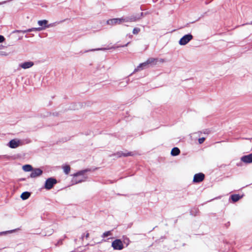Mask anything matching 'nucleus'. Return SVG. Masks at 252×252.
Here are the masks:
<instances>
[{"label": "nucleus", "instance_id": "nucleus-1", "mask_svg": "<svg viewBox=\"0 0 252 252\" xmlns=\"http://www.w3.org/2000/svg\"><path fill=\"white\" fill-rule=\"evenodd\" d=\"M207 136L206 134L200 132H194L190 135V140L198 142H203L207 139Z\"/></svg>", "mask_w": 252, "mask_h": 252}, {"label": "nucleus", "instance_id": "nucleus-2", "mask_svg": "<svg viewBox=\"0 0 252 252\" xmlns=\"http://www.w3.org/2000/svg\"><path fill=\"white\" fill-rule=\"evenodd\" d=\"M39 27L36 28L37 31L39 32L45 30L52 26V24H48V21L47 20H39L37 22Z\"/></svg>", "mask_w": 252, "mask_h": 252}, {"label": "nucleus", "instance_id": "nucleus-3", "mask_svg": "<svg viewBox=\"0 0 252 252\" xmlns=\"http://www.w3.org/2000/svg\"><path fill=\"white\" fill-rule=\"evenodd\" d=\"M193 39V36L191 34H186L179 41L180 45H185Z\"/></svg>", "mask_w": 252, "mask_h": 252}, {"label": "nucleus", "instance_id": "nucleus-4", "mask_svg": "<svg viewBox=\"0 0 252 252\" xmlns=\"http://www.w3.org/2000/svg\"><path fill=\"white\" fill-rule=\"evenodd\" d=\"M112 247L115 250H122L124 246L122 241L120 239H116L112 243Z\"/></svg>", "mask_w": 252, "mask_h": 252}, {"label": "nucleus", "instance_id": "nucleus-5", "mask_svg": "<svg viewBox=\"0 0 252 252\" xmlns=\"http://www.w3.org/2000/svg\"><path fill=\"white\" fill-rule=\"evenodd\" d=\"M57 183V181L56 179L53 178H49L47 179L45 183V188L47 189H51Z\"/></svg>", "mask_w": 252, "mask_h": 252}, {"label": "nucleus", "instance_id": "nucleus-6", "mask_svg": "<svg viewBox=\"0 0 252 252\" xmlns=\"http://www.w3.org/2000/svg\"><path fill=\"white\" fill-rule=\"evenodd\" d=\"M149 66L155 65L158 63H162L165 62V60L163 59H158V58H149L147 60Z\"/></svg>", "mask_w": 252, "mask_h": 252}, {"label": "nucleus", "instance_id": "nucleus-7", "mask_svg": "<svg viewBox=\"0 0 252 252\" xmlns=\"http://www.w3.org/2000/svg\"><path fill=\"white\" fill-rule=\"evenodd\" d=\"M135 155V153L133 152H118L114 154L113 156H115L116 158H121L122 157H129V156H133Z\"/></svg>", "mask_w": 252, "mask_h": 252}, {"label": "nucleus", "instance_id": "nucleus-8", "mask_svg": "<svg viewBox=\"0 0 252 252\" xmlns=\"http://www.w3.org/2000/svg\"><path fill=\"white\" fill-rule=\"evenodd\" d=\"M205 178V175L202 173L195 174L194 175L193 182L194 183H199L203 181Z\"/></svg>", "mask_w": 252, "mask_h": 252}, {"label": "nucleus", "instance_id": "nucleus-9", "mask_svg": "<svg viewBox=\"0 0 252 252\" xmlns=\"http://www.w3.org/2000/svg\"><path fill=\"white\" fill-rule=\"evenodd\" d=\"M124 22V20L123 18H114L108 20L107 23L109 25L113 26L117 24H120Z\"/></svg>", "mask_w": 252, "mask_h": 252}, {"label": "nucleus", "instance_id": "nucleus-10", "mask_svg": "<svg viewBox=\"0 0 252 252\" xmlns=\"http://www.w3.org/2000/svg\"><path fill=\"white\" fill-rule=\"evenodd\" d=\"M90 237V233L88 231H86L84 232L81 235L80 238V240L81 241V243H77L76 242L78 247H81L82 245H84V240H87Z\"/></svg>", "mask_w": 252, "mask_h": 252}, {"label": "nucleus", "instance_id": "nucleus-11", "mask_svg": "<svg viewBox=\"0 0 252 252\" xmlns=\"http://www.w3.org/2000/svg\"><path fill=\"white\" fill-rule=\"evenodd\" d=\"M42 170L39 168L32 169L30 175L31 178H34L40 176L42 174Z\"/></svg>", "mask_w": 252, "mask_h": 252}, {"label": "nucleus", "instance_id": "nucleus-12", "mask_svg": "<svg viewBox=\"0 0 252 252\" xmlns=\"http://www.w3.org/2000/svg\"><path fill=\"white\" fill-rule=\"evenodd\" d=\"M149 66L147 60L143 63H140L135 69L134 72H136L143 69L148 68Z\"/></svg>", "mask_w": 252, "mask_h": 252}, {"label": "nucleus", "instance_id": "nucleus-13", "mask_svg": "<svg viewBox=\"0 0 252 252\" xmlns=\"http://www.w3.org/2000/svg\"><path fill=\"white\" fill-rule=\"evenodd\" d=\"M34 63L32 62L29 61L21 63L19 64V66L23 69H28L31 68L33 65Z\"/></svg>", "mask_w": 252, "mask_h": 252}, {"label": "nucleus", "instance_id": "nucleus-14", "mask_svg": "<svg viewBox=\"0 0 252 252\" xmlns=\"http://www.w3.org/2000/svg\"><path fill=\"white\" fill-rule=\"evenodd\" d=\"M241 160L247 163L252 162V153L248 155L244 156L241 158Z\"/></svg>", "mask_w": 252, "mask_h": 252}, {"label": "nucleus", "instance_id": "nucleus-15", "mask_svg": "<svg viewBox=\"0 0 252 252\" xmlns=\"http://www.w3.org/2000/svg\"><path fill=\"white\" fill-rule=\"evenodd\" d=\"M180 150L177 147L173 148L171 152V155L173 156H176L180 154Z\"/></svg>", "mask_w": 252, "mask_h": 252}, {"label": "nucleus", "instance_id": "nucleus-16", "mask_svg": "<svg viewBox=\"0 0 252 252\" xmlns=\"http://www.w3.org/2000/svg\"><path fill=\"white\" fill-rule=\"evenodd\" d=\"M62 168L63 170L64 173L65 174L68 175L70 173L71 168H70V166L69 165H67V164L63 165L62 166Z\"/></svg>", "mask_w": 252, "mask_h": 252}, {"label": "nucleus", "instance_id": "nucleus-17", "mask_svg": "<svg viewBox=\"0 0 252 252\" xmlns=\"http://www.w3.org/2000/svg\"><path fill=\"white\" fill-rule=\"evenodd\" d=\"M242 198V196L239 194H233L231 196V198L233 202H235L238 201L240 199Z\"/></svg>", "mask_w": 252, "mask_h": 252}, {"label": "nucleus", "instance_id": "nucleus-18", "mask_svg": "<svg viewBox=\"0 0 252 252\" xmlns=\"http://www.w3.org/2000/svg\"><path fill=\"white\" fill-rule=\"evenodd\" d=\"M31 195V193L29 192H24L21 195V197L23 200L27 199Z\"/></svg>", "mask_w": 252, "mask_h": 252}, {"label": "nucleus", "instance_id": "nucleus-19", "mask_svg": "<svg viewBox=\"0 0 252 252\" xmlns=\"http://www.w3.org/2000/svg\"><path fill=\"white\" fill-rule=\"evenodd\" d=\"M22 168L26 172L32 171V165L29 164H26L23 166Z\"/></svg>", "mask_w": 252, "mask_h": 252}, {"label": "nucleus", "instance_id": "nucleus-20", "mask_svg": "<svg viewBox=\"0 0 252 252\" xmlns=\"http://www.w3.org/2000/svg\"><path fill=\"white\" fill-rule=\"evenodd\" d=\"M7 145L11 148H16L20 146V143H8Z\"/></svg>", "mask_w": 252, "mask_h": 252}, {"label": "nucleus", "instance_id": "nucleus-21", "mask_svg": "<svg viewBox=\"0 0 252 252\" xmlns=\"http://www.w3.org/2000/svg\"><path fill=\"white\" fill-rule=\"evenodd\" d=\"M112 235V231H108L104 232L102 235V238H105L108 236H110Z\"/></svg>", "mask_w": 252, "mask_h": 252}, {"label": "nucleus", "instance_id": "nucleus-22", "mask_svg": "<svg viewBox=\"0 0 252 252\" xmlns=\"http://www.w3.org/2000/svg\"><path fill=\"white\" fill-rule=\"evenodd\" d=\"M112 48H113V47H111V48H96V49H91V50H90L86 51V52H90V51H99V50H103V51H104V50H108V49H112Z\"/></svg>", "mask_w": 252, "mask_h": 252}, {"label": "nucleus", "instance_id": "nucleus-23", "mask_svg": "<svg viewBox=\"0 0 252 252\" xmlns=\"http://www.w3.org/2000/svg\"><path fill=\"white\" fill-rule=\"evenodd\" d=\"M27 32H37V29L36 28H32L31 29H29L28 30H26Z\"/></svg>", "mask_w": 252, "mask_h": 252}, {"label": "nucleus", "instance_id": "nucleus-24", "mask_svg": "<svg viewBox=\"0 0 252 252\" xmlns=\"http://www.w3.org/2000/svg\"><path fill=\"white\" fill-rule=\"evenodd\" d=\"M140 32V29L135 28L133 30V33L134 34H137Z\"/></svg>", "mask_w": 252, "mask_h": 252}, {"label": "nucleus", "instance_id": "nucleus-25", "mask_svg": "<svg viewBox=\"0 0 252 252\" xmlns=\"http://www.w3.org/2000/svg\"><path fill=\"white\" fill-rule=\"evenodd\" d=\"M8 55V54L6 53V52H3V51H0V56H6Z\"/></svg>", "mask_w": 252, "mask_h": 252}, {"label": "nucleus", "instance_id": "nucleus-26", "mask_svg": "<svg viewBox=\"0 0 252 252\" xmlns=\"http://www.w3.org/2000/svg\"><path fill=\"white\" fill-rule=\"evenodd\" d=\"M16 32L17 33H23L27 32L26 30H18Z\"/></svg>", "mask_w": 252, "mask_h": 252}, {"label": "nucleus", "instance_id": "nucleus-27", "mask_svg": "<svg viewBox=\"0 0 252 252\" xmlns=\"http://www.w3.org/2000/svg\"><path fill=\"white\" fill-rule=\"evenodd\" d=\"M5 40L4 37L2 35H0V43L3 42Z\"/></svg>", "mask_w": 252, "mask_h": 252}, {"label": "nucleus", "instance_id": "nucleus-28", "mask_svg": "<svg viewBox=\"0 0 252 252\" xmlns=\"http://www.w3.org/2000/svg\"><path fill=\"white\" fill-rule=\"evenodd\" d=\"M83 171H80L76 174H75L74 175V176H78V175H83Z\"/></svg>", "mask_w": 252, "mask_h": 252}, {"label": "nucleus", "instance_id": "nucleus-29", "mask_svg": "<svg viewBox=\"0 0 252 252\" xmlns=\"http://www.w3.org/2000/svg\"><path fill=\"white\" fill-rule=\"evenodd\" d=\"M9 142H19V140H17V139H12V140H11Z\"/></svg>", "mask_w": 252, "mask_h": 252}, {"label": "nucleus", "instance_id": "nucleus-30", "mask_svg": "<svg viewBox=\"0 0 252 252\" xmlns=\"http://www.w3.org/2000/svg\"><path fill=\"white\" fill-rule=\"evenodd\" d=\"M62 240H60L58 241L57 244H56L57 246L62 245Z\"/></svg>", "mask_w": 252, "mask_h": 252}, {"label": "nucleus", "instance_id": "nucleus-31", "mask_svg": "<svg viewBox=\"0 0 252 252\" xmlns=\"http://www.w3.org/2000/svg\"><path fill=\"white\" fill-rule=\"evenodd\" d=\"M53 230H51L48 235H51L53 233Z\"/></svg>", "mask_w": 252, "mask_h": 252}, {"label": "nucleus", "instance_id": "nucleus-32", "mask_svg": "<svg viewBox=\"0 0 252 252\" xmlns=\"http://www.w3.org/2000/svg\"><path fill=\"white\" fill-rule=\"evenodd\" d=\"M89 245V244H88V243H87V244H86L85 245V246H87V245Z\"/></svg>", "mask_w": 252, "mask_h": 252}, {"label": "nucleus", "instance_id": "nucleus-33", "mask_svg": "<svg viewBox=\"0 0 252 252\" xmlns=\"http://www.w3.org/2000/svg\"><path fill=\"white\" fill-rule=\"evenodd\" d=\"M110 140H114V139H110Z\"/></svg>", "mask_w": 252, "mask_h": 252}]
</instances>
